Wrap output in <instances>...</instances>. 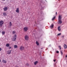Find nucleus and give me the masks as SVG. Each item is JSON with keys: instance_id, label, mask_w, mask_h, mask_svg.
<instances>
[{"instance_id": "f257e3e1", "label": "nucleus", "mask_w": 67, "mask_h": 67, "mask_svg": "<svg viewBox=\"0 0 67 67\" xmlns=\"http://www.w3.org/2000/svg\"><path fill=\"white\" fill-rule=\"evenodd\" d=\"M62 15H59L58 16V20L59 21H58V24H62Z\"/></svg>"}, {"instance_id": "f03ea898", "label": "nucleus", "mask_w": 67, "mask_h": 67, "mask_svg": "<svg viewBox=\"0 0 67 67\" xmlns=\"http://www.w3.org/2000/svg\"><path fill=\"white\" fill-rule=\"evenodd\" d=\"M3 24V21H0V26L2 27V24Z\"/></svg>"}, {"instance_id": "7ed1b4c3", "label": "nucleus", "mask_w": 67, "mask_h": 67, "mask_svg": "<svg viewBox=\"0 0 67 67\" xmlns=\"http://www.w3.org/2000/svg\"><path fill=\"white\" fill-rule=\"evenodd\" d=\"M28 30V28L26 27H24V30L25 32H26V31H27Z\"/></svg>"}, {"instance_id": "20e7f679", "label": "nucleus", "mask_w": 67, "mask_h": 67, "mask_svg": "<svg viewBox=\"0 0 67 67\" xmlns=\"http://www.w3.org/2000/svg\"><path fill=\"white\" fill-rule=\"evenodd\" d=\"M4 11H6L8 10V7H5L3 8Z\"/></svg>"}, {"instance_id": "39448f33", "label": "nucleus", "mask_w": 67, "mask_h": 67, "mask_svg": "<svg viewBox=\"0 0 67 67\" xmlns=\"http://www.w3.org/2000/svg\"><path fill=\"white\" fill-rule=\"evenodd\" d=\"M25 40H28V39L29 38V36L27 35L25 36Z\"/></svg>"}, {"instance_id": "423d86ee", "label": "nucleus", "mask_w": 67, "mask_h": 67, "mask_svg": "<svg viewBox=\"0 0 67 67\" xmlns=\"http://www.w3.org/2000/svg\"><path fill=\"white\" fill-rule=\"evenodd\" d=\"M20 49L21 51H23L24 49V47H23V46H21L20 47Z\"/></svg>"}, {"instance_id": "0eeeda50", "label": "nucleus", "mask_w": 67, "mask_h": 67, "mask_svg": "<svg viewBox=\"0 0 67 67\" xmlns=\"http://www.w3.org/2000/svg\"><path fill=\"white\" fill-rule=\"evenodd\" d=\"M16 12L17 13H19V8H17L16 10Z\"/></svg>"}, {"instance_id": "6e6552de", "label": "nucleus", "mask_w": 67, "mask_h": 67, "mask_svg": "<svg viewBox=\"0 0 67 67\" xmlns=\"http://www.w3.org/2000/svg\"><path fill=\"white\" fill-rule=\"evenodd\" d=\"M11 51H12V50L8 51H7L8 54H10L11 53Z\"/></svg>"}, {"instance_id": "1a4fd4ad", "label": "nucleus", "mask_w": 67, "mask_h": 67, "mask_svg": "<svg viewBox=\"0 0 67 67\" xmlns=\"http://www.w3.org/2000/svg\"><path fill=\"white\" fill-rule=\"evenodd\" d=\"M16 37H14L12 40V41H13L14 42L15 41V40H16Z\"/></svg>"}, {"instance_id": "9d476101", "label": "nucleus", "mask_w": 67, "mask_h": 67, "mask_svg": "<svg viewBox=\"0 0 67 67\" xmlns=\"http://www.w3.org/2000/svg\"><path fill=\"white\" fill-rule=\"evenodd\" d=\"M64 49H66L67 48V45L65 44H64Z\"/></svg>"}, {"instance_id": "9b49d317", "label": "nucleus", "mask_w": 67, "mask_h": 67, "mask_svg": "<svg viewBox=\"0 0 67 67\" xmlns=\"http://www.w3.org/2000/svg\"><path fill=\"white\" fill-rule=\"evenodd\" d=\"M2 62L3 63H7V61L6 60H4V59H3L2 60Z\"/></svg>"}, {"instance_id": "f8f14e48", "label": "nucleus", "mask_w": 67, "mask_h": 67, "mask_svg": "<svg viewBox=\"0 0 67 67\" xmlns=\"http://www.w3.org/2000/svg\"><path fill=\"white\" fill-rule=\"evenodd\" d=\"M54 27V24H52L50 26V27L51 28V29H52Z\"/></svg>"}, {"instance_id": "ddd939ff", "label": "nucleus", "mask_w": 67, "mask_h": 67, "mask_svg": "<svg viewBox=\"0 0 67 67\" xmlns=\"http://www.w3.org/2000/svg\"><path fill=\"white\" fill-rule=\"evenodd\" d=\"M58 29L59 31H60L61 30V29H60V26L58 27Z\"/></svg>"}, {"instance_id": "4468645a", "label": "nucleus", "mask_w": 67, "mask_h": 67, "mask_svg": "<svg viewBox=\"0 0 67 67\" xmlns=\"http://www.w3.org/2000/svg\"><path fill=\"white\" fill-rule=\"evenodd\" d=\"M9 23L10 26V27H11V26H12V23H11V22H10Z\"/></svg>"}, {"instance_id": "2eb2a0df", "label": "nucleus", "mask_w": 67, "mask_h": 67, "mask_svg": "<svg viewBox=\"0 0 67 67\" xmlns=\"http://www.w3.org/2000/svg\"><path fill=\"white\" fill-rule=\"evenodd\" d=\"M10 46V44L9 43H7L6 44V47H9Z\"/></svg>"}, {"instance_id": "dca6fc26", "label": "nucleus", "mask_w": 67, "mask_h": 67, "mask_svg": "<svg viewBox=\"0 0 67 67\" xmlns=\"http://www.w3.org/2000/svg\"><path fill=\"white\" fill-rule=\"evenodd\" d=\"M38 63V62L37 61H36L35 62H34V64L35 65H36V64Z\"/></svg>"}, {"instance_id": "f3484780", "label": "nucleus", "mask_w": 67, "mask_h": 67, "mask_svg": "<svg viewBox=\"0 0 67 67\" xmlns=\"http://www.w3.org/2000/svg\"><path fill=\"white\" fill-rule=\"evenodd\" d=\"M7 14L5 13H3V15L4 16H6V15Z\"/></svg>"}, {"instance_id": "a211bd4d", "label": "nucleus", "mask_w": 67, "mask_h": 67, "mask_svg": "<svg viewBox=\"0 0 67 67\" xmlns=\"http://www.w3.org/2000/svg\"><path fill=\"white\" fill-rule=\"evenodd\" d=\"M14 48H16L18 47V46L16 45H14Z\"/></svg>"}, {"instance_id": "6ab92c4d", "label": "nucleus", "mask_w": 67, "mask_h": 67, "mask_svg": "<svg viewBox=\"0 0 67 67\" xmlns=\"http://www.w3.org/2000/svg\"><path fill=\"white\" fill-rule=\"evenodd\" d=\"M36 43L37 45H39V43H38V42L36 41Z\"/></svg>"}, {"instance_id": "aec40b11", "label": "nucleus", "mask_w": 67, "mask_h": 67, "mask_svg": "<svg viewBox=\"0 0 67 67\" xmlns=\"http://www.w3.org/2000/svg\"><path fill=\"white\" fill-rule=\"evenodd\" d=\"M55 19V16H54V17L52 19V20L53 21Z\"/></svg>"}, {"instance_id": "412c9836", "label": "nucleus", "mask_w": 67, "mask_h": 67, "mask_svg": "<svg viewBox=\"0 0 67 67\" xmlns=\"http://www.w3.org/2000/svg\"><path fill=\"white\" fill-rule=\"evenodd\" d=\"M2 35H4V34H5V31L2 32Z\"/></svg>"}, {"instance_id": "4be33fe9", "label": "nucleus", "mask_w": 67, "mask_h": 67, "mask_svg": "<svg viewBox=\"0 0 67 67\" xmlns=\"http://www.w3.org/2000/svg\"><path fill=\"white\" fill-rule=\"evenodd\" d=\"M58 47H59V48H60V50H61V47L60 46H59Z\"/></svg>"}, {"instance_id": "5701e85b", "label": "nucleus", "mask_w": 67, "mask_h": 67, "mask_svg": "<svg viewBox=\"0 0 67 67\" xmlns=\"http://www.w3.org/2000/svg\"><path fill=\"white\" fill-rule=\"evenodd\" d=\"M60 53H61V55H63V52L61 51H60Z\"/></svg>"}, {"instance_id": "b1692460", "label": "nucleus", "mask_w": 67, "mask_h": 67, "mask_svg": "<svg viewBox=\"0 0 67 67\" xmlns=\"http://www.w3.org/2000/svg\"><path fill=\"white\" fill-rule=\"evenodd\" d=\"M61 35V33H60L58 35V36H59V35Z\"/></svg>"}, {"instance_id": "393cba45", "label": "nucleus", "mask_w": 67, "mask_h": 67, "mask_svg": "<svg viewBox=\"0 0 67 67\" xmlns=\"http://www.w3.org/2000/svg\"><path fill=\"white\" fill-rule=\"evenodd\" d=\"M14 38L16 37V35H15L14 36Z\"/></svg>"}, {"instance_id": "a878e982", "label": "nucleus", "mask_w": 67, "mask_h": 67, "mask_svg": "<svg viewBox=\"0 0 67 67\" xmlns=\"http://www.w3.org/2000/svg\"><path fill=\"white\" fill-rule=\"evenodd\" d=\"M54 67H56V64H54Z\"/></svg>"}, {"instance_id": "bb28decb", "label": "nucleus", "mask_w": 67, "mask_h": 67, "mask_svg": "<svg viewBox=\"0 0 67 67\" xmlns=\"http://www.w3.org/2000/svg\"><path fill=\"white\" fill-rule=\"evenodd\" d=\"M56 53H57L58 54V53H59V51H56Z\"/></svg>"}, {"instance_id": "cd10ccee", "label": "nucleus", "mask_w": 67, "mask_h": 67, "mask_svg": "<svg viewBox=\"0 0 67 67\" xmlns=\"http://www.w3.org/2000/svg\"><path fill=\"white\" fill-rule=\"evenodd\" d=\"M15 31H13V34H14L15 33Z\"/></svg>"}, {"instance_id": "c85d7f7f", "label": "nucleus", "mask_w": 67, "mask_h": 67, "mask_svg": "<svg viewBox=\"0 0 67 67\" xmlns=\"http://www.w3.org/2000/svg\"><path fill=\"white\" fill-rule=\"evenodd\" d=\"M1 50H2V48H0V52L1 51Z\"/></svg>"}, {"instance_id": "c756f323", "label": "nucleus", "mask_w": 67, "mask_h": 67, "mask_svg": "<svg viewBox=\"0 0 67 67\" xmlns=\"http://www.w3.org/2000/svg\"><path fill=\"white\" fill-rule=\"evenodd\" d=\"M26 66H29V64L27 63V64H26Z\"/></svg>"}, {"instance_id": "7c9ffc66", "label": "nucleus", "mask_w": 67, "mask_h": 67, "mask_svg": "<svg viewBox=\"0 0 67 67\" xmlns=\"http://www.w3.org/2000/svg\"><path fill=\"white\" fill-rule=\"evenodd\" d=\"M11 48V47H9V49H10Z\"/></svg>"}, {"instance_id": "2f4dec72", "label": "nucleus", "mask_w": 67, "mask_h": 67, "mask_svg": "<svg viewBox=\"0 0 67 67\" xmlns=\"http://www.w3.org/2000/svg\"><path fill=\"white\" fill-rule=\"evenodd\" d=\"M53 61H54V62H56V60H53Z\"/></svg>"}, {"instance_id": "473e14b6", "label": "nucleus", "mask_w": 67, "mask_h": 67, "mask_svg": "<svg viewBox=\"0 0 67 67\" xmlns=\"http://www.w3.org/2000/svg\"><path fill=\"white\" fill-rule=\"evenodd\" d=\"M57 12H55V14L56 15H57Z\"/></svg>"}, {"instance_id": "72a5a7b5", "label": "nucleus", "mask_w": 67, "mask_h": 67, "mask_svg": "<svg viewBox=\"0 0 67 67\" xmlns=\"http://www.w3.org/2000/svg\"><path fill=\"white\" fill-rule=\"evenodd\" d=\"M62 37H63V38H64V36H62Z\"/></svg>"}, {"instance_id": "f704fd0d", "label": "nucleus", "mask_w": 67, "mask_h": 67, "mask_svg": "<svg viewBox=\"0 0 67 67\" xmlns=\"http://www.w3.org/2000/svg\"><path fill=\"white\" fill-rule=\"evenodd\" d=\"M66 57H67V55L66 56Z\"/></svg>"}, {"instance_id": "c9c22d12", "label": "nucleus", "mask_w": 67, "mask_h": 67, "mask_svg": "<svg viewBox=\"0 0 67 67\" xmlns=\"http://www.w3.org/2000/svg\"><path fill=\"white\" fill-rule=\"evenodd\" d=\"M5 0H2V1H5Z\"/></svg>"}, {"instance_id": "e433bc0d", "label": "nucleus", "mask_w": 67, "mask_h": 67, "mask_svg": "<svg viewBox=\"0 0 67 67\" xmlns=\"http://www.w3.org/2000/svg\"><path fill=\"white\" fill-rule=\"evenodd\" d=\"M49 46H50V47L51 46V44L49 45Z\"/></svg>"}, {"instance_id": "4c0bfd02", "label": "nucleus", "mask_w": 67, "mask_h": 67, "mask_svg": "<svg viewBox=\"0 0 67 67\" xmlns=\"http://www.w3.org/2000/svg\"><path fill=\"white\" fill-rule=\"evenodd\" d=\"M41 49H43V48H41Z\"/></svg>"}, {"instance_id": "58836bf2", "label": "nucleus", "mask_w": 67, "mask_h": 67, "mask_svg": "<svg viewBox=\"0 0 67 67\" xmlns=\"http://www.w3.org/2000/svg\"><path fill=\"white\" fill-rule=\"evenodd\" d=\"M1 62V60L0 59V63Z\"/></svg>"}, {"instance_id": "ea45409f", "label": "nucleus", "mask_w": 67, "mask_h": 67, "mask_svg": "<svg viewBox=\"0 0 67 67\" xmlns=\"http://www.w3.org/2000/svg\"><path fill=\"white\" fill-rule=\"evenodd\" d=\"M51 53H52V52H51Z\"/></svg>"}]
</instances>
